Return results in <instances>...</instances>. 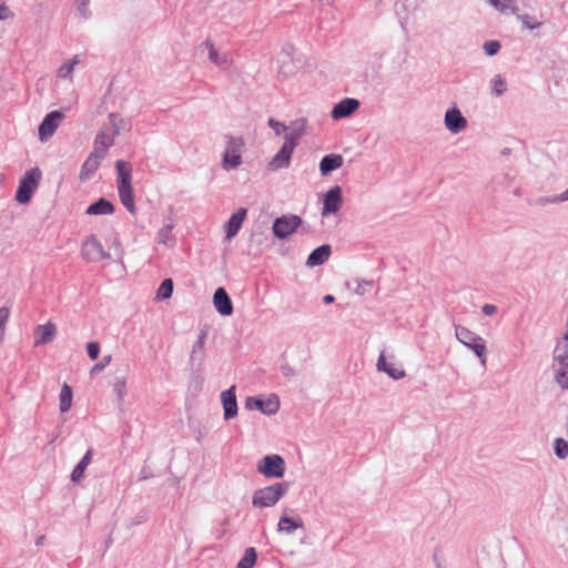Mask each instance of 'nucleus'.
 <instances>
[{
	"label": "nucleus",
	"mask_w": 568,
	"mask_h": 568,
	"mask_svg": "<svg viewBox=\"0 0 568 568\" xmlns=\"http://www.w3.org/2000/svg\"><path fill=\"white\" fill-rule=\"evenodd\" d=\"M555 455L559 459H565L568 456V442L561 437H558L554 442Z\"/></svg>",
	"instance_id": "obj_36"
},
{
	"label": "nucleus",
	"mask_w": 568,
	"mask_h": 568,
	"mask_svg": "<svg viewBox=\"0 0 568 568\" xmlns=\"http://www.w3.org/2000/svg\"><path fill=\"white\" fill-rule=\"evenodd\" d=\"M317 248L324 250V248H331V247H329V245L324 244V245L318 246Z\"/></svg>",
	"instance_id": "obj_54"
},
{
	"label": "nucleus",
	"mask_w": 568,
	"mask_h": 568,
	"mask_svg": "<svg viewBox=\"0 0 568 568\" xmlns=\"http://www.w3.org/2000/svg\"><path fill=\"white\" fill-rule=\"evenodd\" d=\"M42 539H43V537H40V538L37 540V545L42 544Z\"/></svg>",
	"instance_id": "obj_55"
},
{
	"label": "nucleus",
	"mask_w": 568,
	"mask_h": 568,
	"mask_svg": "<svg viewBox=\"0 0 568 568\" xmlns=\"http://www.w3.org/2000/svg\"><path fill=\"white\" fill-rule=\"evenodd\" d=\"M304 524L300 516L297 517H287L283 515L277 524V530L280 532H284L286 535L293 534L296 529L303 528Z\"/></svg>",
	"instance_id": "obj_19"
},
{
	"label": "nucleus",
	"mask_w": 568,
	"mask_h": 568,
	"mask_svg": "<svg viewBox=\"0 0 568 568\" xmlns=\"http://www.w3.org/2000/svg\"><path fill=\"white\" fill-rule=\"evenodd\" d=\"M270 126L274 130L276 135H280L282 132L286 131V125L275 121L274 119L268 120Z\"/></svg>",
	"instance_id": "obj_46"
},
{
	"label": "nucleus",
	"mask_w": 568,
	"mask_h": 568,
	"mask_svg": "<svg viewBox=\"0 0 568 568\" xmlns=\"http://www.w3.org/2000/svg\"><path fill=\"white\" fill-rule=\"evenodd\" d=\"M13 17V12L6 3L0 2V20H7Z\"/></svg>",
	"instance_id": "obj_47"
},
{
	"label": "nucleus",
	"mask_w": 568,
	"mask_h": 568,
	"mask_svg": "<svg viewBox=\"0 0 568 568\" xmlns=\"http://www.w3.org/2000/svg\"><path fill=\"white\" fill-rule=\"evenodd\" d=\"M173 293V281L171 278H165L159 286L156 292V297L159 300H166L172 296Z\"/></svg>",
	"instance_id": "obj_34"
},
{
	"label": "nucleus",
	"mask_w": 568,
	"mask_h": 568,
	"mask_svg": "<svg viewBox=\"0 0 568 568\" xmlns=\"http://www.w3.org/2000/svg\"><path fill=\"white\" fill-rule=\"evenodd\" d=\"M236 387L232 385L221 393L224 419L230 420L237 415V400L235 395Z\"/></svg>",
	"instance_id": "obj_11"
},
{
	"label": "nucleus",
	"mask_w": 568,
	"mask_h": 568,
	"mask_svg": "<svg viewBox=\"0 0 568 568\" xmlns=\"http://www.w3.org/2000/svg\"><path fill=\"white\" fill-rule=\"evenodd\" d=\"M10 310L6 306L0 307V341H2L6 331V324L9 320Z\"/></svg>",
	"instance_id": "obj_39"
},
{
	"label": "nucleus",
	"mask_w": 568,
	"mask_h": 568,
	"mask_svg": "<svg viewBox=\"0 0 568 568\" xmlns=\"http://www.w3.org/2000/svg\"><path fill=\"white\" fill-rule=\"evenodd\" d=\"M113 392L118 399L122 402L126 395V381L124 377H115L113 382Z\"/></svg>",
	"instance_id": "obj_37"
},
{
	"label": "nucleus",
	"mask_w": 568,
	"mask_h": 568,
	"mask_svg": "<svg viewBox=\"0 0 568 568\" xmlns=\"http://www.w3.org/2000/svg\"><path fill=\"white\" fill-rule=\"evenodd\" d=\"M302 220L297 215H283L273 223V233L280 239H284L296 231Z\"/></svg>",
	"instance_id": "obj_8"
},
{
	"label": "nucleus",
	"mask_w": 568,
	"mask_h": 568,
	"mask_svg": "<svg viewBox=\"0 0 568 568\" xmlns=\"http://www.w3.org/2000/svg\"><path fill=\"white\" fill-rule=\"evenodd\" d=\"M554 361L568 363V339L562 338V342L557 344Z\"/></svg>",
	"instance_id": "obj_35"
},
{
	"label": "nucleus",
	"mask_w": 568,
	"mask_h": 568,
	"mask_svg": "<svg viewBox=\"0 0 568 568\" xmlns=\"http://www.w3.org/2000/svg\"><path fill=\"white\" fill-rule=\"evenodd\" d=\"M82 257L87 262H100L111 258L109 251H82Z\"/></svg>",
	"instance_id": "obj_32"
},
{
	"label": "nucleus",
	"mask_w": 568,
	"mask_h": 568,
	"mask_svg": "<svg viewBox=\"0 0 568 568\" xmlns=\"http://www.w3.org/2000/svg\"><path fill=\"white\" fill-rule=\"evenodd\" d=\"M113 212H114L113 204L105 199H100L98 202L92 203L87 209V213L90 215H105V214H112Z\"/></svg>",
	"instance_id": "obj_23"
},
{
	"label": "nucleus",
	"mask_w": 568,
	"mask_h": 568,
	"mask_svg": "<svg viewBox=\"0 0 568 568\" xmlns=\"http://www.w3.org/2000/svg\"><path fill=\"white\" fill-rule=\"evenodd\" d=\"M519 20L528 29H536V28L540 27V24H541V22L536 21L532 17H530L528 14L520 16Z\"/></svg>",
	"instance_id": "obj_41"
},
{
	"label": "nucleus",
	"mask_w": 568,
	"mask_h": 568,
	"mask_svg": "<svg viewBox=\"0 0 568 568\" xmlns=\"http://www.w3.org/2000/svg\"><path fill=\"white\" fill-rule=\"evenodd\" d=\"M103 156L97 153H92L83 163L82 170H81V179H89L92 173H94L98 168L100 166V160Z\"/></svg>",
	"instance_id": "obj_24"
},
{
	"label": "nucleus",
	"mask_w": 568,
	"mask_h": 568,
	"mask_svg": "<svg viewBox=\"0 0 568 568\" xmlns=\"http://www.w3.org/2000/svg\"><path fill=\"white\" fill-rule=\"evenodd\" d=\"M81 62L80 55H74L72 60L62 64L58 70L59 78H69L77 64Z\"/></svg>",
	"instance_id": "obj_33"
},
{
	"label": "nucleus",
	"mask_w": 568,
	"mask_h": 568,
	"mask_svg": "<svg viewBox=\"0 0 568 568\" xmlns=\"http://www.w3.org/2000/svg\"><path fill=\"white\" fill-rule=\"evenodd\" d=\"M215 310L222 316H230L233 313V303L224 287H219L213 295Z\"/></svg>",
	"instance_id": "obj_12"
},
{
	"label": "nucleus",
	"mask_w": 568,
	"mask_h": 568,
	"mask_svg": "<svg viewBox=\"0 0 568 568\" xmlns=\"http://www.w3.org/2000/svg\"><path fill=\"white\" fill-rule=\"evenodd\" d=\"M87 352L91 359H97L100 354V345L97 342H90L87 345Z\"/></svg>",
	"instance_id": "obj_43"
},
{
	"label": "nucleus",
	"mask_w": 568,
	"mask_h": 568,
	"mask_svg": "<svg viewBox=\"0 0 568 568\" xmlns=\"http://www.w3.org/2000/svg\"><path fill=\"white\" fill-rule=\"evenodd\" d=\"M484 49L488 55H494L500 49V43L498 41H489L485 43Z\"/></svg>",
	"instance_id": "obj_45"
},
{
	"label": "nucleus",
	"mask_w": 568,
	"mask_h": 568,
	"mask_svg": "<svg viewBox=\"0 0 568 568\" xmlns=\"http://www.w3.org/2000/svg\"><path fill=\"white\" fill-rule=\"evenodd\" d=\"M288 489L290 484L286 481L274 483L256 489L252 496V505L255 508L273 507L287 494Z\"/></svg>",
	"instance_id": "obj_1"
},
{
	"label": "nucleus",
	"mask_w": 568,
	"mask_h": 568,
	"mask_svg": "<svg viewBox=\"0 0 568 568\" xmlns=\"http://www.w3.org/2000/svg\"><path fill=\"white\" fill-rule=\"evenodd\" d=\"M72 397H73L72 388L68 384L64 383L62 385L60 396H59L61 413H67L70 410L71 404H72Z\"/></svg>",
	"instance_id": "obj_26"
},
{
	"label": "nucleus",
	"mask_w": 568,
	"mask_h": 568,
	"mask_svg": "<svg viewBox=\"0 0 568 568\" xmlns=\"http://www.w3.org/2000/svg\"><path fill=\"white\" fill-rule=\"evenodd\" d=\"M244 141L241 138H230L223 155V166L226 170L235 169L242 163Z\"/></svg>",
	"instance_id": "obj_6"
},
{
	"label": "nucleus",
	"mask_w": 568,
	"mask_h": 568,
	"mask_svg": "<svg viewBox=\"0 0 568 568\" xmlns=\"http://www.w3.org/2000/svg\"><path fill=\"white\" fill-rule=\"evenodd\" d=\"M377 371L386 373L390 378L398 381L405 377V371L400 367H396L393 364L386 362L384 352L379 354L376 364Z\"/></svg>",
	"instance_id": "obj_17"
},
{
	"label": "nucleus",
	"mask_w": 568,
	"mask_h": 568,
	"mask_svg": "<svg viewBox=\"0 0 568 568\" xmlns=\"http://www.w3.org/2000/svg\"><path fill=\"white\" fill-rule=\"evenodd\" d=\"M285 460L277 454L264 456L256 466L257 473L266 478H282L285 474Z\"/></svg>",
	"instance_id": "obj_4"
},
{
	"label": "nucleus",
	"mask_w": 568,
	"mask_h": 568,
	"mask_svg": "<svg viewBox=\"0 0 568 568\" xmlns=\"http://www.w3.org/2000/svg\"><path fill=\"white\" fill-rule=\"evenodd\" d=\"M114 136V134L110 135L105 132H100L94 140V153L104 156L106 150L113 144Z\"/></svg>",
	"instance_id": "obj_22"
},
{
	"label": "nucleus",
	"mask_w": 568,
	"mask_h": 568,
	"mask_svg": "<svg viewBox=\"0 0 568 568\" xmlns=\"http://www.w3.org/2000/svg\"><path fill=\"white\" fill-rule=\"evenodd\" d=\"M334 301H335V297H334L333 295H331V294H327V295H325V296L323 297V302H324L325 304H331V303H333Z\"/></svg>",
	"instance_id": "obj_52"
},
{
	"label": "nucleus",
	"mask_w": 568,
	"mask_h": 568,
	"mask_svg": "<svg viewBox=\"0 0 568 568\" xmlns=\"http://www.w3.org/2000/svg\"><path fill=\"white\" fill-rule=\"evenodd\" d=\"M300 136L301 134L297 132H291L285 135V142L283 146L270 162V166L272 170L286 168L290 165L292 153L297 145Z\"/></svg>",
	"instance_id": "obj_5"
},
{
	"label": "nucleus",
	"mask_w": 568,
	"mask_h": 568,
	"mask_svg": "<svg viewBox=\"0 0 568 568\" xmlns=\"http://www.w3.org/2000/svg\"><path fill=\"white\" fill-rule=\"evenodd\" d=\"M3 183V175L0 174V185Z\"/></svg>",
	"instance_id": "obj_57"
},
{
	"label": "nucleus",
	"mask_w": 568,
	"mask_h": 568,
	"mask_svg": "<svg viewBox=\"0 0 568 568\" xmlns=\"http://www.w3.org/2000/svg\"><path fill=\"white\" fill-rule=\"evenodd\" d=\"M118 192L121 203L126 207V210L131 213L135 212V203L133 196V189L131 183H119Z\"/></svg>",
	"instance_id": "obj_18"
},
{
	"label": "nucleus",
	"mask_w": 568,
	"mask_h": 568,
	"mask_svg": "<svg viewBox=\"0 0 568 568\" xmlns=\"http://www.w3.org/2000/svg\"><path fill=\"white\" fill-rule=\"evenodd\" d=\"M41 175L39 168L30 169L24 173L16 193V200L18 203L27 204L30 202L33 192L40 184Z\"/></svg>",
	"instance_id": "obj_3"
},
{
	"label": "nucleus",
	"mask_w": 568,
	"mask_h": 568,
	"mask_svg": "<svg viewBox=\"0 0 568 568\" xmlns=\"http://www.w3.org/2000/svg\"><path fill=\"white\" fill-rule=\"evenodd\" d=\"M206 333L202 332L196 342L192 346L190 361L191 362H202L204 358V342H205Z\"/></svg>",
	"instance_id": "obj_25"
},
{
	"label": "nucleus",
	"mask_w": 568,
	"mask_h": 568,
	"mask_svg": "<svg viewBox=\"0 0 568 568\" xmlns=\"http://www.w3.org/2000/svg\"><path fill=\"white\" fill-rule=\"evenodd\" d=\"M342 203V189L339 186L332 187L324 195L322 215L326 216L336 213L341 209Z\"/></svg>",
	"instance_id": "obj_10"
},
{
	"label": "nucleus",
	"mask_w": 568,
	"mask_h": 568,
	"mask_svg": "<svg viewBox=\"0 0 568 568\" xmlns=\"http://www.w3.org/2000/svg\"><path fill=\"white\" fill-rule=\"evenodd\" d=\"M332 251H312L306 260L307 267H314L324 264L331 256Z\"/></svg>",
	"instance_id": "obj_27"
},
{
	"label": "nucleus",
	"mask_w": 568,
	"mask_h": 568,
	"mask_svg": "<svg viewBox=\"0 0 568 568\" xmlns=\"http://www.w3.org/2000/svg\"><path fill=\"white\" fill-rule=\"evenodd\" d=\"M493 90L497 95H501L506 91V81L500 75H496L493 81Z\"/></svg>",
	"instance_id": "obj_40"
},
{
	"label": "nucleus",
	"mask_w": 568,
	"mask_h": 568,
	"mask_svg": "<svg viewBox=\"0 0 568 568\" xmlns=\"http://www.w3.org/2000/svg\"><path fill=\"white\" fill-rule=\"evenodd\" d=\"M159 243L162 245H170L172 240V226L165 225L159 232Z\"/></svg>",
	"instance_id": "obj_38"
},
{
	"label": "nucleus",
	"mask_w": 568,
	"mask_h": 568,
	"mask_svg": "<svg viewBox=\"0 0 568 568\" xmlns=\"http://www.w3.org/2000/svg\"><path fill=\"white\" fill-rule=\"evenodd\" d=\"M109 120L114 131L113 134L118 135L121 129L122 118L119 114L111 113Z\"/></svg>",
	"instance_id": "obj_42"
},
{
	"label": "nucleus",
	"mask_w": 568,
	"mask_h": 568,
	"mask_svg": "<svg viewBox=\"0 0 568 568\" xmlns=\"http://www.w3.org/2000/svg\"><path fill=\"white\" fill-rule=\"evenodd\" d=\"M343 156L339 154L324 156L320 162L321 174L327 175L332 171L339 169L343 165Z\"/></svg>",
	"instance_id": "obj_20"
},
{
	"label": "nucleus",
	"mask_w": 568,
	"mask_h": 568,
	"mask_svg": "<svg viewBox=\"0 0 568 568\" xmlns=\"http://www.w3.org/2000/svg\"><path fill=\"white\" fill-rule=\"evenodd\" d=\"M206 47L209 48V58L213 63L219 62V54L216 50L214 49L213 44L210 42H206Z\"/></svg>",
	"instance_id": "obj_48"
},
{
	"label": "nucleus",
	"mask_w": 568,
	"mask_h": 568,
	"mask_svg": "<svg viewBox=\"0 0 568 568\" xmlns=\"http://www.w3.org/2000/svg\"><path fill=\"white\" fill-rule=\"evenodd\" d=\"M57 334V326L52 322L38 325L34 329V345H45L51 343Z\"/></svg>",
	"instance_id": "obj_13"
},
{
	"label": "nucleus",
	"mask_w": 568,
	"mask_h": 568,
	"mask_svg": "<svg viewBox=\"0 0 568 568\" xmlns=\"http://www.w3.org/2000/svg\"><path fill=\"white\" fill-rule=\"evenodd\" d=\"M111 362V356L110 355H106L104 356L99 363H97L92 368H91V374H97L101 371L104 369V367Z\"/></svg>",
	"instance_id": "obj_44"
},
{
	"label": "nucleus",
	"mask_w": 568,
	"mask_h": 568,
	"mask_svg": "<svg viewBox=\"0 0 568 568\" xmlns=\"http://www.w3.org/2000/svg\"><path fill=\"white\" fill-rule=\"evenodd\" d=\"M64 115L60 111H52L45 115L39 126V139L45 141L53 135L63 120Z\"/></svg>",
	"instance_id": "obj_9"
},
{
	"label": "nucleus",
	"mask_w": 568,
	"mask_h": 568,
	"mask_svg": "<svg viewBox=\"0 0 568 568\" xmlns=\"http://www.w3.org/2000/svg\"><path fill=\"white\" fill-rule=\"evenodd\" d=\"M257 560V552L254 547L245 549L244 556L240 559L236 568H253Z\"/></svg>",
	"instance_id": "obj_30"
},
{
	"label": "nucleus",
	"mask_w": 568,
	"mask_h": 568,
	"mask_svg": "<svg viewBox=\"0 0 568 568\" xmlns=\"http://www.w3.org/2000/svg\"><path fill=\"white\" fill-rule=\"evenodd\" d=\"M364 285L373 286V281H364L363 283H358V285H357V287L355 290L356 294H358V295H364L365 294Z\"/></svg>",
	"instance_id": "obj_50"
},
{
	"label": "nucleus",
	"mask_w": 568,
	"mask_h": 568,
	"mask_svg": "<svg viewBox=\"0 0 568 568\" xmlns=\"http://www.w3.org/2000/svg\"><path fill=\"white\" fill-rule=\"evenodd\" d=\"M455 335L463 345L475 353L481 365L485 366L487 362V347L485 339L475 332L460 325L455 326Z\"/></svg>",
	"instance_id": "obj_2"
},
{
	"label": "nucleus",
	"mask_w": 568,
	"mask_h": 568,
	"mask_svg": "<svg viewBox=\"0 0 568 568\" xmlns=\"http://www.w3.org/2000/svg\"><path fill=\"white\" fill-rule=\"evenodd\" d=\"M92 448L88 449L81 460L75 465L71 473V480L73 483H79L83 478L84 471L92 459Z\"/></svg>",
	"instance_id": "obj_21"
},
{
	"label": "nucleus",
	"mask_w": 568,
	"mask_h": 568,
	"mask_svg": "<svg viewBox=\"0 0 568 568\" xmlns=\"http://www.w3.org/2000/svg\"><path fill=\"white\" fill-rule=\"evenodd\" d=\"M282 373L285 376L293 375L294 371L290 366H282Z\"/></svg>",
	"instance_id": "obj_51"
},
{
	"label": "nucleus",
	"mask_w": 568,
	"mask_h": 568,
	"mask_svg": "<svg viewBox=\"0 0 568 568\" xmlns=\"http://www.w3.org/2000/svg\"><path fill=\"white\" fill-rule=\"evenodd\" d=\"M445 125L452 133H458L466 129L467 120L457 108H453L445 114Z\"/></svg>",
	"instance_id": "obj_15"
},
{
	"label": "nucleus",
	"mask_w": 568,
	"mask_h": 568,
	"mask_svg": "<svg viewBox=\"0 0 568 568\" xmlns=\"http://www.w3.org/2000/svg\"><path fill=\"white\" fill-rule=\"evenodd\" d=\"M566 327H567V332L564 335V339H568V318H567Z\"/></svg>",
	"instance_id": "obj_53"
},
{
	"label": "nucleus",
	"mask_w": 568,
	"mask_h": 568,
	"mask_svg": "<svg viewBox=\"0 0 568 568\" xmlns=\"http://www.w3.org/2000/svg\"><path fill=\"white\" fill-rule=\"evenodd\" d=\"M488 3L501 13H514L518 10L516 0H488Z\"/></svg>",
	"instance_id": "obj_28"
},
{
	"label": "nucleus",
	"mask_w": 568,
	"mask_h": 568,
	"mask_svg": "<svg viewBox=\"0 0 568 568\" xmlns=\"http://www.w3.org/2000/svg\"><path fill=\"white\" fill-rule=\"evenodd\" d=\"M116 172H118V184L119 183H131V166L125 161L116 162Z\"/></svg>",
	"instance_id": "obj_31"
},
{
	"label": "nucleus",
	"mask_w": 568,
	"mask_h": 568,
	"mask_svg": "<svg viewBox=\"0 0 568 568\" xmlns=\"http://www.w3.org/2000/svg\"><path fill=\"white\" fill-rule=\"evenodd\" d=\"M89 2V0H81V4L84 7L87 3Z\"/></svg>",
	"instance_id": "obj_56"
},
{
	"label": "nucleus",
	"mask_w": 568,
	"mask_h": 568,
	"mask_svg": "<svg viewBox=\"0 0 568 568\" xmlns=\"http://www.w3.org/2000/svg\"><path fill=\"white\" fill-rule=\"evenodd\" d=\"M245 408L257 409L265 415H274L280 409V399L275 394L270 395L267 399L250 396L245 400Z\"/></svg>",
	"instance_id": "obj_7"
},
{
	"label": "nucleus",
	"mask_w": 568,
	"mask_h": 568,
	"mask_svg": "<svg viewBox=\"0 0 568 568\" xmlns=\"http://www.w3.org/2000/svg\"><path fill=\"white\" fill-rule=\"evenodd\" d=\"M558 368L555 372V381L562 389H568V363L556 362Z\"/></svg>",
	"instance_id": "obj_29"
},
{
	"label": "nucleus",
	"mask_w": 568,
	"mask_h": 568,
	"mask_svg": "<svg viewBox=\"0 0 568 568\" xmlns=\"http://www.w3.org/2000/svg\"><path fill=\"white\" fill-rule=\"evenodd\" d=\"M246 215H247V210L244 207L239 209L236 212H234L231 215L230 220L224 225L227 239H231L237 234L243 222L246 219Z\"/></svg>",
	"instance_id": "obj_16"
},
{
	"label": "nucleus",
	"mask_w": 568,
	"mask_h": 568,
	"mask_svg": "<svg viewBox=\"0 0 568 568\" xmlns=\"http://www.w3.org/2000/svg\"><path fill=\"white\" fill-rule=\"evenodd\" d=\"M481 312L486 316H491V315H494L497 312V307L495 305H493V304H485L481 307Z\"/></svg>",
	"instance_id": "obj_49"
},
{
	"label": "nucleus",
	"mask_w": 568,
	"mask_h": 568,
	"mask_svg": "<svg viewBox=\"0 0 568 568\" xmlns=\"http://www.w3.org/2000/svg\"><path fill=\"white\" fill-rule=\"evenodd\" d=\"M359 106V101L353 98H345L339 101L332 110L331 115L334 120L346 118L355 112Z\"/></svg>",
	"instance_id": "obj_14"
}]
</instances>
